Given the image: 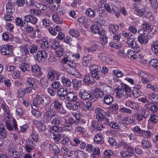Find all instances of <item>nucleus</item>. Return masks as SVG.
<instances>
[{
  "label": "nucleus",
  "mask_w": 158,
  "mask_h": 158,
  "mask_svg": "<svg viewBox=\"0 0 158 158\" xmlns=\"http://www.w3.org/2000/svg\"><path fill=\"white\" fill-rule=\"evenodd\" d=\"M118 83L120 85H117L118 87L115 89L117 97L120 98L124 96L125 98H127L128 95L126 94L131 91V88L121 81H118Z\"/></svg>",
  "instance_id": "f257e3e1"
},
{
  "label": "nucleus",
  "mask_w": 158,
  "mask_h": 158,
  "mask_svg": "<svg viewBox=\"0 0 158 158\" xmlns=\"http://www.w3.org/2000/svg\"><path fill=\"white\" fill-rule=\"evenodd\" d=\"M0 50L3 55L7 57L11 56L14 55L12 46L10 44H6L0 47Z\"/></svg>",
  "instance_id": "f03ea898"
},
{
  "label": "nucleus",
  "mask_w": 158,
  "mask_h": 158,
  "mask_svg": "<svg viewBox=\"0 0 158 158\" xmlns=\"http://www.w3.org/2000/svg\"><path fill=\"white\" fill-rule=\"evenodd\" d=\"M143 31V33L138 37V41L141 44L146 43L148 42L149 39L148 37L149 33L148 31L140 29L138 31V32L140 34V32Z\"/></svg>",
  "instance_id": "7ed1b4c3"
},
{
  "label": "nucleus",
  "mask_w": 158,
  "mask_h": 158,
  "mask_svg": "<svg viewBox=\"0 0 158 158\" xmlns=\"http://www.w3.org/2000/svg\"><path fill=\"white\" fill-rule=\"evenodd\" d=\"M56 112L51 108L46 111L43 116V120L45 123L50 122L52 119L56 116Z\"/></svg>",
  "instance_id": "20e7f679"
},
{
  "label": "nucleus",
  "mask_w": 158,
  "mask_h": 158,
  "mask_svg": "<svg viewBox=\"0 0 158 158\" xmlns=\"http://www.w3.org/2000/svg\"><path fill=\"white\" fill-rule=\"evenodd\" d=\"M150 113L144 109H142L139 111L136 116V119L138 121L143 120V118H148L150 117Z\"/></svg>",
  "instance_id": "39448f33"
},
{
  "label": "nucleus",
  "mask_w": 158,
  "mask_h": 158,
  "mask_svg": "<svg viewBox=\"0 0 158 158\" xmlns=\"http://www.w3.org/2000/svg\"><path fill=\"white\" fill-rule=\"evenodd\" d=\"M89 68L91 73L92 77L95 78L96 79L98 80L100 79V75L98 73V70L97 65L93 64L89 66Z\"/></svg>",
  "instance_id": "423d86ee"
},
{
  "label": "nucleus",
  "mask_w": 158,
  "mask_h": 158,
  "mask_svg": "<svg viewBox=\"0 0 158 158\" xmlns=\"http://www.w3.org/2000/svg\"><path fill=\"white\" fill-rule=\"evenodd\" d=\"M48 56V54L45 50L39 51L34 56L35 60L39 62L44 61Z\"/></svg>",
  "instance_id": "0eeeda50"
},
{
  "label": "nucleus",
  "mask_w": 158,
  "mask_h": 158,
  "mask_svg": "<svg viewBox=\"0 0 158 158\" xmlns=\"http://www.w3.org/2000/svg\"><path fill=\"white\" fill-rule=\"evenodd\" d=\"M68 89L64 87L58 89L57 91V94L60 100H63L65 98L67 95Z\"/></svg>",
  "instance_id": "6e6552de"
},
{
  "label": "nucleus",
  "mask_w": 158,
  "mask_h": 158,
  "mask_svg": "<svg viewBox=\"0 0 158 158\" xmlns=\"http://www.w3.org/2000/svg\"><path fill=\"white\" fill-rule=\"evenodd\" d=\"M127 43L128 46L135 49L138 51L142 49V47H140L136 44V42L135 40L132 38H129L127 41Z\"/></svg>",
  "instance_id": "1a4fd4ad"
},
{
  "label": "nucleus",
  "mask_w": 158,
  "mask_h": 158,
  "mask_svg": "<svg viewBox=\"0 0 158 158\" xmlns=\"http://www.w3.org/2000/svg\"><path fill=\"white\" fill-rule=\"evenodd\" d=\"M15 5V3L12 2L11 0L9 1L6 4V12L7 14H11L15 12V8L14 5Z\"/></svg>",
  "instance_id": "9d476101"
},
{
  "label": "nucleus",
  "mask_w": 158,
  "mask_h": 158,
  "mask_svg": "<svg viewBox=\"0 0 158 158\" xmlns=\"http://www.w3.org/2000/svg\"><path fill=\"white\" fill-rule=\"evenodd\" d=\"M138 74L142 77L141 81L143 83L145 84L150 81V77L148 74L142 71H139Z\"/></svg>",
  "instance_id": "9b49d317"
},
{
  "label": "nucleus",
  "mask_w": 158,
  "mask_h": 158,
  "mask_svg": "<svg viewBox=\"0 0 158 158\" xmlns=\"http://www.w3.org/2000/svg\"><path fill=\"white\" fill-rule=\"evenodd\" d=\"M24 25L22 27L23 30L29 32L30 31V26L28 25V23L30 22V15L25 16L24 17Z\"/></svg>",
  "instance_id": "f8f14e48"
},
{
  "label": "nucleus",
  "mask_w": 158,
  "mask_h": 158,
  "mask_svg": "<svg viewBox=\"0 0 158 158\" xmlns=\"http://www.w3.org/2000/svg\"><path fill=\"white\" fill-rule=\"evenodd\" d=\"M33 123L40 131H44L46 129L45 125L41 121L35 120L33 121Z\"/></svg>",
  "instance_id": "ddd939ff"
},
{
  "label": "nucleus",
  "mask_w": 158,
  "mask_h": 158,
  "mask_svg": "<svg viewBox=\"0 0 158 158\" xmlns=\"http://www.w3.org/2000/svg\"><path fill=\"white\" fill-rule=\"evenodd\" d=\"M95 113L96 114V118L98 121H102L104 115L103 111L100 108H98L95 110Z\"/></svg>",
  "instance_id": "4468645a"
},
{
  "label": "nucleus",
  "mask_w": 158,
  "mask_h": 158,
  "mask_svg": "<svg viewBox=\"0 0 158 158\" xmlns=\"http://www.w3.org/2000/svg\"><path fill=\"white\" fill-rule=\"evenodd\" d=\"M66 99L71 102L75 101L77 99V95L75 93L70 92L66 95Z\"/></svg>",
  "instance_id": "2eb2a0df"
},
{
  "label": "nucleus",
  "mask_w": 158,
  "mask_h": 158,
  "mask_svg": "<svg viewBox=\"0 0 158 158\" xmlns=\"http://www.w3.org/2000/svg\"><path fill=\"white\" fill-rule=\"evenodd\" d=\"M49 148L51 152L55 155H58L59 153L60 150L57 146L55 144L52 143L50 144Z\"/></svg>",
  "instance_id": "dca6fc26"
},
{
  "label": "nucleus",
  "mask_w": 158,
  "mask_h": 158,
  "mask_svg": "<svg viewBox=\"0 0 158 158\" xmlns=\"http://www.w3.org/2000/svg\"><path fill=\"white\" fill-rule=\"evenodd\" d=\"M72 83L73 88L75 90H77L82 86L81 80H78L76 79H73L72 80Z\"/></svg>",
  "instance_id": "f3484780"
},
{
  "label": "nucleus",
  "mask_w": 158,
  "mask_h": 158,
  "mask_svg": "<svg viewBox=\"0 0 158 158\" xmlns=\"http://www.w3.org/2000/svg\"><path fill=\"white\" fill-rule=\"evenodd\" d=\"M38 3L35 0H30V13L33 11V12L36 14V9L37 8Z\"/></svg>",
  "instance_id": "a211bd4d"
},
{
  "label": "nucleus",
  "mask_w": 158,
  "mask_h": 158,
  "mask_svg": "<svg viewBox=\"0 0 158 158\" xmlns=\"http://www.w3.org/2000/svg\"><path fill=\"white\" fill-rule=\"evenodd\" d=\"M44 94H37L33 100V104H42Z\"/></svg>",
  "instance_id": "6ab92c4d"
},
{
  "label": "nucleus",
  "mask_w": 158,
  "mask_h": 158,
  "mask_svg": "<svg viewBox=\"0 0 158 158\" xmlns=\"http://www.w3.org/2000/svg\"><path fill=\"white\" fill-rule=\"evenodd\" d=\"M127 56L131 60H136L138 58V55L135 54L133 51L130 49L127 51Z\"/></svg>",
  "instance_id": "aec40b11"
},
{
  "label": "nucleus",
  "mask_w": 158,
  "mask_h": 158,
  "mask_svg": "<svg viewBox=\"0 0 158 158\" xmlns=\"http://www.w3.org/2000/svg\"><path fill=\"white\" fill-rule=\"evenodd\" d=\"M103 100L105 104L109 105L112 103L113 98L110 95L108 94L105 95Z\"/></svg>",
  "instance_id": "412c9836"
},
{
  "label": "nucleus",
  "mask_w": 158,
  "mask_h": 158,
  "mask_svg": "<svg viewBox=\"0 0 158 158\" xmlns=\"http://www.w3.org/2000/svg\"><path fill=\"white\" fill-rule=\"evenodd\" d=\"M85 14L89 17L91 18L94 17L95 15L94 10L90 8H89L86 10Z\"/></svg>",
  "instance_id": "4be33fe9"
},
{
  "label": "nucleus",
  "mask_w": 158,
  "mask_h": 158,
  "mask_svg": "<svg viewBox=\"0 0 158 158\" xmlns=\"http://www.w3.org/2000/svg\"><path fill=\"white\" fill-rule=\"evenodd\" d=\"M62 82L63 85L66 87H69L71 85V81L64 77H61Z\"/></svg>",
  "instance_id": "5701e85b"
},
{
  "label": "nucleus",
  "mask_w": 158,
  "mask_h": 158,
  "mask_svg": "<svg viewBox=\"0 0 158 158\" xmlns=\"http://www.w3.org/2000/svg\"><path fill=\"white\" fill-rule=\"evenodd\" d=\"M91 94L85 90L80 94V98L83 100H86L90 98Z\"/></svg>",
  "instance_id": "b1692460"
},
{
  "label": "nucleus",
  "mask_w": 158,
  "mask_h": 158,
  "mask_svg": "<svg viewBox=\"0 0 158 158\" xmlns=\"http://www.w3.org/2000/svg\"><path fill=\"white\" fill-rule=\"evenodd\" d=\"M81 142L80 137H76L71 141L70 143L72 146L77 147L81 143Z\"/></svg>",
  "instance_id": "393cba45"
},
{
  "label": "nucleus",
  "mask_w": 158,
  "mask_h": 158,
  "mask_svg": "<svg viewBox=\"0 0 158 158\" xmlns=\"http://www.w3.org/2000/svg\"><path fill=\"white\" fill-rule=\"evenodd\" d=\"M26 92L28 93H30V89L28 87L23 89H19L18 92V95L19 97L22 98Z\"/></svg>",
  "instance_id": "a878e982"
},
{
  "label": "nucleus",
  "mask_w": 158,
  "mask_h": 158,
  "mask_svg": "<svg viewBox=\"0 0 158 158\" xmlns=\"http://www.w3.org/2000/svg\"><path fill=\"white\" fill-rule=\"evenodd\" d=\"M102 44L100 42H96L90 48H87L88 51L93 52L96 50L97 46H100Z\"/></svg>",
  "instance_id": "bb28decb"
},
{
  "label": "nucleus",
  "mask_w": 158,
  "mask_h": 158,
  "mask_svg": "<svg viewBox=\"0 0 158 158\" xmlns=\"http://www.w3.org/2000/svg\"><path fill=\"white\" fill-rule=\"evenodd\" d=\"M92 126L94 129L98 130L101 131L102 128H103V125L101 124L98 123L97 122H92Z\"/></svg>",
  "instance_id": "cd10ccee"
},
{
  "label": "nucleus",
  "mask_w": 158,
  "mask_h": 158,
  "mask_svg": "<svg viewBox=\"0 0 158 158\" xmlns=\"http://www.w3.org/2000/svg\"><path fill=\"white\" fill-rule=\"evenodd\" d=\"M30 88H31L32 89L30 90V92H33L34 93V92L36 91L38 89L36 87V82L34 79H31L30 80Z\"/></svg>",
  "instance_id": "c85d7f7f"
},
{
  "label": "nucleus",
  "mask_w": 158,
  "mask_h": 158,
  "mask_svg": "<svg viewBox=\"0 0 158 158\" xmlns=\"http://www.w3.org/2000/svg\"><path fill=\"white\" fill-rule=\"evenodd\" d=\"M141 145L143 148H149L152 146L151 143L146 139L142 140Z\"/></svg>",
  "instance_id": "c756f323"
},
{
  "label": "nucleus",
  "mask_w": 158,
  "mask_h": 158,
  "mask_svg": "<svg viewBox=\"0 0 158 158\" xmlns=\"http://www.w3.org/2000/svg\"><path fill=\"white\" fill-rule=\"evenodd\" d=\"M113 153L112 151L110 150H106L104 152L102 158H110V156Z\"/></svg>",
  "instance_id": "7c9ffc66"
},
{
  "label": "nucleus",
  "mask_w": 158,
  "mask_h": 158,
  "mask_svg": "<svg viewBox=\"0 0 158 158\" xmlns=\"http://www.w3.org/2000/svg\"><path fill=\"white\" fill-rule=\"evenodd\" d=\"M52 120L51 123L52 124L55 126H58L60 123L61 119L59 116H55Z\"/></svg>",
  "instance_id": "2f4dec72"
},
{
  "label": "nucleus",
  "mask_w": 158,
  "mask_h": 158,
  "mask_svg": "<svg viewBox=\"0 0 158 158\" xmlns=\"http://www.w3.org/2000/svg\"><path fill=\"white\" fill-rule=\"evenodd\" d=\"M113 73L114 76L118 77H122L124 76V74L119 69H116L113 70Z\"/></svg>",
  "instance_id": "473e14b6"
},
{
  "label": "nucleus",
  "mask_w": 158,
  "mask_h": 158,
  "mask_svg": "<svg viewBox=\"0 0 158 158\" xmlns=\"http://www.w3.org/2000/svg\"><path fill=\"white\" fill-rule=\"evenodd\" d=\"M118 26L114 24H110L109 27V30L110 31L112 32L113 34H115L116 31L118 30Z\"/></svg>",
  "instance_id": "72a5a7b5"
},
{
  "label": "nucleus",
  "mask_w": 158,
  "mask_h": 158,
  "mask_svg": "<svg viewBox=\"0 0 158 158\" xmlns=\"http://www.w3.org/2000/svg\"><path fill=\"white\" fill-rule=\"evenodd\" d=\"M94 91L97 94V97L98 98H102L104 95V92L100 89L97 88L95 89L94 90Z\"/></svg>",
  "instance_id": "f704fd0d"
},
{
  "label": "nucleus",
  "mask_w": 158,
  "mask_h": 158,
  "mask_svg": "<svg viewBox=\"0 0 158 158\" xmlns=\"http://www.w3.org/2000/svg\"><path fill=\"white\" fill-rule=\"evenodd\" d=\"M83 82L87 84L93 85L94 82V81L90 80V76L86 75L85 76L84 79L83 80Z\"/></svg>",
  "instance_id": "c9c22d12"
},
{
  "label": "nucleus",
  "mask_w": 158,
  "mask_h": 158,
  "mask_svg": "<svg viewBox=\"0 0 158 158\" xmlns=\"http://www.w3.org/2000/svg\"><path fill=\"white\" fill-rule=\"evenodd\" d=\"M127 51L125 49H120L118 51V55L123 58H125L127 56Z\"/></svg>",
  "instance_id": "e433bc0d"
},
{
  "label": "nucleus",
  "mask_w": 158,
  "mask_h": 158,
  "mask_svg": "<svg viewBox=\"0 0 158 158\" xmlns=\"http://www.w3.org/2000/svg\"><path fill=\"white\" fill-rule=\"evenodd\" d=\"M91 59H89L88 57H84L82 61V64L83 66L87 67L91 64Z\"/></svg>",
  "instance_id": "4c0bfd02"
},
{
  "label": "nucleus",
  "mask_w": 158,
  "mask_h": 158,
  "mask_svg": "<svg viewBox=\"0 0 158 158\" xmlns=\"http://www.w3.org/2000/svg\"><path fill=\"white\" fill-rule=\"evenodd\" d=\"M19 68L22 71L24 72L25 71L29 70V66L26 63H21L19 66Z\"/></svg>",
  "instance_id": "58836bf2"
},
{
  "label": "nucleus",
  "mask_w": 158,
  "mask_h": 158,
  "mask_svg": "<svg viewBox=\"0 0 158 158\" xmlns=\"http://www.w3.org/2000/svg\"><path fill=\"white\" fill-rule=\"evenodd\" d=\"M145 107L148 109H149L152 112L154 113L156 112L158 110V107L156 105H153L149 107L148 106V105H145Z\"/></svg>",
  "instance_id": "ea45409f"
},
{
  "label": "nucleus",
  "mask_w": 158,
  "mask_h": 158,
  "mask_svg": "<svg viewBox=\"0 0 158 158\" xmlns=\"http://www.w3.org/2000/svg\"><path fill=\"white\" fill-rule=\"evenodd\" d=\"M150 116L149 121H150L153 124H155L158 121V116L155 115H151Z\"/></svg>",
  "instance_id": "a19ab883"
},
{
  "label": "nucleus",
  "mask_w": 158,
  "mask_h": 158,
  "mask_svg": "<svg viewBox=\"0 0 158 158\" xmlns=\"http://www.w3.org/2000/svg\"><path fill=\"white\" fill-rule=\"evenodd\" d=\"M15 22L17 26L21 27V29L23 30L22 27L23 26V23L22 19L19 17H17L15 19Z\"/></svg>",
  "instance_id": "79ce46f5"
},
{
  "label": "nucleus",
  "mask_w": 158,
  "mask_h": 158,
  "mask_svg": "<svg viewBox=\"0 0 158 158\" xmlns=\"http://www.w3.org/2000/svg\"><path fill=\"white\" fill-rule=\"evenodd\" d=\"M1 107L2 109L4 110L6 112V116L7 118H8L9 117L10 114V110L9 109L8 107L3 103L2 104Z\"/></svg>",
  "instance_id": "37998d69"
},
{
  "label": "nucleus",
  "mask_w": 158,
  "mask_h": 158,
  "mask_svg": "<svg viewBox=\"0 0 158 158\" xmlns=\"http://www.w3.org/2000/svg\"><path fill=\"white\" fill-rule=\"evenodd\" d=\"M136 13L139 16H144L146 14L145 9L143 8L139 9H137L136 10Z\"/></svg>",
  "instance_id": "c03bdc74"
},
{
  "label": "nucleus",
  "mask_w": 158,
  "mask_h": 158,
  "mask_svg": "<svg viewBox=\"0 0 158 158\" xmlns=\"http://www.w3.org/2000/svg\"><path fill=\"white\" fill-rule=\"evenodd\" d=\"M58 126H55L53 127H51L50 129L51 131H52V132L54 133V132L56 133H60L61 131V128L57 127Z\"/></svg>",
  "instance_id": "a18cd8bd"
},
{
  "label": "nucleus",
  "mask_w": 158,
  "mask_h": 158,
  "mask_svg": "<svg viewBox=\"0 0 158 158\" xmlns=\"http://www.w3.org/2000/svg\"><path fill=\"white\" fill-rule=\"evenodd\" d=\"M91 27L92 32L94 34L97 33L100 29L99 26H98L95 24L92 25Z\"/></svg>",
  "instance_id": "49530a36"
},
{
  "label": "nucleus",
  "mask_w": 158,
  "mask_h": 158,
  "mask_svg": "<svg viewBox=\"0 0 158 158\" xmlns=\"http://www.w3.org/2000/svg\"><path fill=\"white\" fill-rule=\"evenodd\" d=\"M47 77L49 81H53L54 80L55 76L54 75L53 70L48 72Z\"/></svg>",
  "instance_id": "de8ad7c7"
},
{
  "label": "nucleus",
  "mask_w": 158,
  "mask_h": 158,
  "mask_svg": "<svg viewBox=\"0 0 158 158\" xmlns=\"http://www.w3.org/2000/svg\"><path fill=\"white\" fill-rule=\"evenodd\" d=\"M69 34L70 35L75 37L79 36L80 35L79 31L74 29L70 30L69 31Z\"/></svg>",
  "instance_id": "09e8293b"
},
{
  "label": "nucleus",
  "mask_w": 158,
  "mask_h": 158,
  "mask_svg": "<svg viewBox=\"0 0 158 158\" xmlns=\"http://www.w3.org/2000/svg\"><path fill=\"white\" fill-rule=\"evenodd\" d=\"M62 106V103L59 101L55 100L54 102V107L56 110L60 109Z\"/></svg>",
  "instance_id": "8fccbe9b"
},
{
  "label": "nucleus",
  "mask_w": 158,
  "mask_h": 158,
  "mask_svg": "<svg viewBox=\"0 0 158 158\" xmlns=\"http://www.w3.org/2000/svg\"><path fill=\"white\" fill-rule=\"evenodd\" d=\"M61 137V134L60 133H54L52 138L56 141L60 140Z\"/></svg>",
  "instance_id": "3c124183"
},
{
  "label": "nucleus",
  "mask_w": 158,
  "mask_h": 158,
  "mask_svg": "<svg viewBox=\"0 0 158 158\" xmlns=\"http://www.w3.org/2000/svg\"><path fill=\"white\" fill-rule=\"evenodd\" d=\"M132 92L134 96L136 98L138 97L141 94L140 90L139 89L135 88H134Z\"/></svg>",
  "instance_id": "603ef678"
},
{
  "label": "nucleus",
  "mask_w": 158,
  "mask_h": 158,
  "mask_svg": "<svg viewBox=\"0 0 158 158\" xmlns=\"http://www.w3.org/2000/svg\"><path fill=\"white\" fill-rule=\"evenodd\" d=\"M109 126L112 128L115 129H118L120 127L117 123L114 122H111L110 123H109Z\"/></svg>",
  "instance_id": "864d4df0"
},
{
  "label": "nucleus",
  "mask_w": 158,
  "mask_h": 158,
  "mask_svg": "<svg viewBox=\"0 0 158 158\" xmlns=\"http://www.w3.org/2000/svg\"><path fill=\"white\" fill-rule=\"evenodd\" d=\"M21 51L23 56H27L28 55H29L28 48L26 46H24L21 49Z\"/></svg>",
  "instance_id": "5fc2aeb1"
},
{
  "label": "nucleus",
  "mask_w": 158,
  "mask_h": 158,
  "mask_svg": "<svg viewBox=\"0 0 158 158\" xmlns=\"http://www.w3.org/2000/svg\"><path fill=\"white\" fill-rule=\"evenodd\" d=\"M8 152L9 155L10 156H14V153H17L16 149L13 148H9L8 149Z\"/></svg>",
  "instance_id": "6e6d98bb"
},
{
  "label": "nucleus",
  "mask_w": 158,
  "mask_h": 158,
  "mask_svg": "<svg viewBox=\"0 0 158 158\" xmlns=\"http://www.w3.org/2000/svg\"><path fill=\"white\" fill-rule=\"evenodd\" d=\"M134 130L135 132H137L138 134L143 135V133H144V130L141 129L138 126H136L134 127Z\"/></svg>",
  "instance_id": "4d7b16f0"
},
{
  "label": "nucleus",
  "mask_w": 158,
  "mask_h": 158,
  "mask_svg": "<svg viewBox=\"0 0 158 158\" xmlns=\"http://www.w3.org/2000/svg\"><path fill=\"white\" fill-rule=\"evenodd\" d=\"M60 85V82L58 81L53 82L51 85L53 89H56L59 88Z\"/></svg>",
  "instance_id": "13d9d810"
},
{
  "label": "nucleus",
  "mask_w": 158,
  "mask_h": 158,
  "mask_svg": "<svg viewBox=\"0 0 158 158\" xmlns=\"http://www.w3.org/2000/svg\"><path fill=\"white\" fill-rule=\"evenodd\" d=\"M150 64L153 67H158V60L156 59H152L150 61Z\"/></svg>",
  "instance_id": "bf43d9fd"
},
{
  "label": "nucleus",
  "mask_w": 158,
  "mask_h": 158,
  "mask_svg": "<svg viewBox=\"0 0 158 158\" xmlns=\"http://www.w3.org/2000/svg\"><path fill=\"white\" fill-rule=\"evenodd\" d=\"M7 132L6 130L4 129L0 131V137L1 139H3L6 137Z\"/></svg>",
  "instance_id": "052dcab7"
},
{
  "label": "nucleus",
  "mask_w": 158,
  "mask_h": 158,
  "mask_svg": "<svg viewBox=\"0 0 158 158\" xmlns=\"http://www.w3.org/2000/svg\"><path fill=\"white\" fill-rule=\"evenodd\" d=\"M150 25L148 23L146 22L144 24H143L141 26V28L143 29V31L144 30L149 31V30Z\"/></svg>",
  "instance_id": "680f3d73"
},
{
  "label": "nucleus",
  "mask_w": 158,
  "mask_h": 158,
  "mask_svg": "<svg viewBox=\"0 0 158 158\" xmlns=\"http://www.w3.org/2000/svg\"><path fill=\"white\" fill-rule=\"evenodd\" d=\"M51 102L50 98L49 97H46L44 95L42 104H47Z\"/></svg>",
  "instance_id": "e2e57ef3"
},
{
  "label": "nucleus",
  "mask_w": 158,
  "mask_h": 158,
  "mask_svg": "<svg viewBox=\"0 0 158 158\" xmlns=\"http://www.w3.org/2000/svg\"><path fill=\"white\" fill-rule=\"evenodd\" d=\"M40 67L37 65H33L31 68L32 72L34 73L38 72L40 71Z\"/></svg>",
  "instance_id": "0e129e2a"
},
{
  "label": "nucleus",
  "mask_w": 158,
  "mask_h": 158,
  "mask_svg": "<svg viewBox=\"0 0 158 158\" xmlns=\"http://www.w3.org/2000/svg\"><path fill=\"white\" fill-rule=\"evenodd\" d=\"M102 139L101 134H97L96 135L94 138V140L97 143H99L101 141Z\"/></svg>",
  "instance_id": "69168bd1"
},
{
  "label": "nucleus",
  "mask_w": 158,
  "mask_h": 158,
  "mask_svg": "<svg viewBox=\"0 0 158 158\" xmlns=\"http://www.w3.org/2000/svg\"><path fill=\"white\" fill-rule=\"evenodd\" d=\"M31 112L32 114L36 118H38L41 115L40 112L39 110H32Z\"/></svg>",
  "instance_id": "338daca9"
},
{
  "label": "nucleus",
  "mask_w": 158,
  "mask_h": 158,
  "mask_svg": "<svg viewBox=\"0 0 158 158\" xmlns=\"http://www.w3.org/2000/svg\"><path fill=\"white\" fill-rule=\"evenodd\" d=\"M49 46V44L46 40L42 42L41 44V48L44 49H46L48 48Z\"/></svg>",
  "instance_id": "774afa93"
}]
</instances>
